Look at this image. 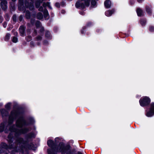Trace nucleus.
I'll return each mask as SVG.
<instances>
[{"label": "nucleus", "mask_w": 154, "mask_h": 154, "mask_svg": "<svg viewBox=\"0 0 154 154\" xmlns=\"http://www.w3.org/2000/svg\"><path fill=\"white\" fill-rule=\"evenodd\" d=\"M25 16L26 18L27 19L30 18V13L29 11H27L26 12Z\"/></svg>", "instance_id": "412c9836"}, {"label": "nucleus", "mask_w": 154, "mask_h": 154, "mask_svg": "<svg viewBox=\"0 0 154 154\" xmlns=\"http://www.w3.org/2000/svg\"><path fill=\"white\" fill-rule=\"evenodd\" d=\"M0 6L2 9L5 11L8 8V2L6 0H0Z\"/></svg>", "instance_id": "6e6552de"}, {"label": "nucleus", "mask_w": 154, "mask_h": 154, "mask_svg": "<svg viewBox=\"0 0 154 154\" xmlns=\"http://www.w3.org/2000/svg\"><path fill=\"white\" fill-rule=\"evenodd\" d=\"M6 154H7V153H6Z\"/></svg>", "instance_id": "bf43d9fd"}, {"label": "nucleus", "mask_w": 154, "mask_h": 154, "mask_svg": "<svg viewBox=\"0 0 154 154\" xmlns=\"http://www.w3.org/2000/svg\"><path fill=\"white\" fill-rule=\"evenodd\" d=\"M35 26L37 28H39L42 26L41 22L39 21H37L35 23Z\"/></svg>", "instance_id": "4be33fe9"}, {"label": "nucleus", "mask_w": 154, "mask_h": 154, "mask_svg": "<svg viewBox=\"0 0 154 154\" xmlns=\"http://www.w3.org/2000/svg\"><path fill=\"white\" fill-rule=\"evenodd\" d=\"M149 30L151 32L154 31V27L153 26H150L149 28Z\"/></svg>", "instance_id": "7c9ffc66"}, {"label": "nucleus", "mask_w": 154, "mask_h": 154, "mask_svg": "<svg viewBox=\"0 0 154 154\" xmlns=\"http://www.w3.org/2000/svg\"><path fill=\"white\" fill-rule=\"evenodd\" d=\"M55 5L57 7H60V4L58 3H56L55 4Z\"/></svg>", "instance_id": "ea45409f"}, {"label": "nucleus", "mask_w": 154, "mask_h": 154, "mask_svg": "<svg viewBox=\"0 0 154 154\" xmlns=\"http://www.w3.org/2000/svg\"><path fill=\"white\" fill-rule=\"evenodd\" d=\"M137 12L138 16H141L143 15V11L140 8H137Z\"/></svg>", "instance_id": "dca6fc26"}, {"label": "nucleus", "mask_w": 154, "mask_h": 154, "mask_svg": "<svg viewBox=\"0 0 154 154\" xmlns=\"http://www.w3.org/2000/svg\"><path fill=\"white\" fill-rule=\"evenodd\" d=\"M47 144L51 148L48 149V154H56L57 152H61L62 154H72V151L71 146L69 145L65 146L63 142L60 143L57 146L53 140L49 139Z\"/></svg>", "instance_id": "7ed1b4c3"}, {"label": "nucleus", "mask_w": 154, "mask_h": 154, "mask_svg": "<svg viewBox=\"0 0 154 154\" xmlns=\"http://www.w3.org/2000/svg\"><path fill=\"white\" fill-rule=\"evenodd\" d=\"M7 25V23L6 22H4L3 23V26L4 28H6Z\"/></svg>", "instance_id": "4c0bfd02"}, {"label": "nucleus", "mask_w": 154, "mask_h": 154, "mask_svg": "<svg viewBox=\"0 0 154 154\" xmlns=\"http://www.w3.org/2000/svg\"><path fill=\"white\" fill-rule=\"evenodd\" d=\"M17 34H18V33H17V32H15L14 33V35H17Z\"/></svg>", "instance_id": "de8ad7c7"}, {"label": "nucleus", "mask_w": 154, "mask_h": 154, "mask_svg": "<svg viewBox=\"0 0 154 154\" xmlns=\"http://www.w3.org/2000/svg\"><path fill=\"white\" fill-rule=\"evenodd\" d=\"M29 121L31 124H32L35 122L33 118H30L29 119Z\"/></svg>", "instance_id": "c756f323"}, {"label": "nucleus", "mask_w": 154, "mask_h": 154, "mask_svg": "<svg viewBox=\"0 0 154 154\" xmlns=\"http://www.w3.org/2000/svg\"><path fill=\"white\" fill-rule=\"evenodd\" d=\"M11 103H8L7 104H6L5 106V108L7 110H9L11 108Z\"/></svg>", "instance_id": "aec40b11"}, {"label": "nucleus", "mask_w": 154, "mask_h": 154, "mask_svg": "<svg viewBox=\"0 0 154 154\" xmlns=\"http://www.w3.org/2000/svg\"><path fill=\"white\" fill-rule=\"evenodd\" d=\"M19 5L22 6L23 5V0H19Z\"/></svg>", "instance_id": "2f4dec72"}, {"label": "nucleus", "mask_w": 154, "mask_h": 154, "mask_svg": "<svg viewBox=\"0 0 154 154\" xmlns=\"http://www.w3.org/2000/svg\"><path fill=\"white\" fill-rule=\"evenodd\" d=\"M37 45H40V43H38L37 44Z\"/></svg>", "instance_id": "3c124183"}, {"label": "nucleus", "mask_w": 154, "mask_h": 154, "mask_svg": "<svg viewBox=\"0 0 154 154\" xmlns=\"http://www.w3.org/2000/svg\"><path fill=\"white\" fill-rule=\"evenodd\" d=\"M3 20V18L2 17L0 16V23H1Z\"/></svg>", "instance_id": "a19ab883"}, {"label": "nucleus", "mask_w": 154, "mask_h": 154, "mask_svg": "<svg viewBox=\"0 0 154 154\" xmlns=\"http://www.w3.org/2000/svg\"><path fill=\"white\" fill-rule=\"evenodd\" d=\"M80 14H81V15H83L84 14V12H80Z\"/></svg>", "instance_id": "a18cd8bd"}, {"label": "nucleus", "mask_w": 154, "mask_h": 154, "mask_svg": "<svg viewBox=\"0 0 154 154\" xmlns=\"http://www.w3.org/2000/svg\"><path fill=\"white\" fill-rule=\"evenodd\" d=\"M12 1H13V2H15L16 0H12Z\"/></svg>", "instance_id": "603ef678"}, {"label": "nucleus", "mask_w": 154, "mask_h": 154, "mask_svg": "<svg viewBox=\"0 0 154 154\" xmlns=\"http://www.w3.org/2000/svg\"><path fill=\"white\" fill-rule=\"evenodd\" d=\"M45 36L48 39H51V37L50 32L48 31H45Z\"/></svg>", "instance_id": "6ab92c4d"}, {"label": "nucleus", "mask_w": 154, "mask_h": 154, "mask_svg": "<svg viewBox=\"0 0 154 154\" xmlns=\"http://www.w3.org/2000/svg\"><path fill=\"white\" fill-rule=\"evenodd\" d=\"M76 3L75 6L76 8L83 9L86 6H88L90 5V0H80Z\"/></svg>", "instance_id": "20e7f679"}, {"label": "nucleus", "mask_w": 154, "mask_h": 154, "mask_svg": "<svg viewBox=\"0 0 154 154\" xmlns=\"http://www.w3.org/2000/svg\"><path fill=\"white\" fill-rule=\"evenodd\" d=\"M12 19L15 22L16 20V16L15 15H14L13 16Z\"/></svg>", "instance_id": "f704fd0d"}, {"label": "nucleus", "mask_w": 154, "mask_h": 154, "mask_svg": "<svg viewBox=\"0 0 154 154\" xmlns=\"http://www.w3.org/2000/svg\"><path fill=\"white\" fill-rule=\"evenodd\" d=\"M85 28H86L85 27H84L82 29L81 31V32L82 34H83L84 33V31L85 29Z\"/></svg>", "instance_id": "58836bf2"}, {"label": "nucleus", "mask_w": 154, "mask_h": 154, "mask_svg": "<svg viewBox=\"0 0 154 154\" xmlns=\"http://www.w3.org/2000/svg\"><path fill=\"white\" fill-rule=\"evenodd\" d=\"M30 46L31 47H33L34 46V43L33 42L31 41L30 44Z\"/></svg>", "instance_id": "e433bc0d"}, {"label": "nucleus", "mask_w": 154, "mask_h": 154, "mask_svg": "<svg viewBox=\"0 0 154 154\" xmlns=\"http://www.w3.org/2000/svg\"><path fill=\"white\" fill-rule=\"evenodd\" d=\"M42 5L44 7V9H45V8L47 6L49 8H50V9H52V7L50 5V2H43L42 4Z\"/></svg>", "instance_id": "a211bd4d"}, {"label": "nucleus", "mask_w": 154, "mask_h": 154, "mask_svg": "<svg viewBox=\"0 0 154 154\" xmlns=\"http://www.w3.org/2000/svg\"><path fill=\"white\" fill-rule=\"evenodd\" d=\"M10 36H11V35L9 33H7L5 37V40L6 41H8L9 40Z\"/></svg>", "instance_id": "5701e85b"}, {"label": "nucleus", "mask_w": 154, "mask_h": 154, "mask_svg": "<svg viewBox=\"0 0 154 154\" xmlns=\"http://www.w3.org/2000/svg\"><path fill=\"white\" fill-rule=\"evenodd\" d=\"M42 39V37L40 36H37L36 38V39L37 41L41 40Z\"/></svg>", "instance_id": "72a5a7b5"}, {"label": "nucleus", "mask_w": 154, "mask_h": 154, "mask_svg": "<svg viewBox=\"0 0 154 154\" xmlns=\"http://www.w3.org/2000/svg\"><path fill=\"white\" fill-rule=\"evenodd\" d=\"M0 111L3 118L4 117L7 116L8 114V111L5 109H1Z\"/></svg>", "instance_id": "1a4fd4ad"}, {"label": "nucleus", "mask_w": 154, "mask_h": 154, "mask_svg": "<svg viewBox=\"0 0 154 154\" xmlns=\"http://www.w3.org/2000/svg\"><path fill=\"white\" fill-rule=\"evenodd\" d=\"M154 114V103H152L150 105V107L149 111L147 112L146 114L147 116L150 117Z\"/></svg>", "instance_id": "0eeeda50"}, {"label": "nucleus", "mask_w": 154, "mask_h": 154, "mask_svg": "<svg viewBox=\"0 0 154 154\" xmlns=\"http://www.w3.org/2000/svg\"><path fill=\"white\" fill-rule=\"evenodd\" d=\"M104 4L105 7L106 8H110L111 6V2L109 0H106Z\"/></svg>", "instance_id": "ddd939ff"}, {"label": "nucleus", "mask_w": 154, "mask_h": 154, "mask_svg": "<svg viewBox=\"0 0 154 154\" xmlns=\"http://www.w3.org/2000/svg\"><path fill=\"white\" fill-rule=\"evenodd\" d=\"M3 105V104L2 103H0V106H2Z\"/></svg>", "instance_id": "09e8293b"}, {"label": "nucleus", "mask_w": 154, "mask_h": 154, "mask_svg": "<svg viewBox=\"0 0 154 154\" xmlns=\"http://www.w3.org/2000/svg\"><path fill=\"white\" fill-rule=\"evenodd\" d=\"M34 0H26L25 2V5L27 8H29L30 10L32 11L34 9L33 5Z\"/></svg>", "instance_id": "423d86ee"}, {"label": "nucleus", "mask_w": 154, "mask_h": 154, "mask_svg": "<svg viewBox=\"0 0 154 154\" xmlns=\"http://www.w3.org/2000/svg\"><path fill=\"white\" fill-rule=\"evenodd\" d=\"M20 115V113L17 110H12L9 116L8 120V124L6 126L7 124V122H4L0 124V132H2L4 130L5 133H8V131H11L12 134L13 136L11 133L12 132L15 133L16 131H21L22 130H25L26 132L24 133H22V134H24L30 131L29 129L28 128H22L23 126L27 125H28L26 123V120L24 119L23 116H21L17 120L16 122V125L17 127L21 128L20 129H18L16 128L14 125H11L13 122L14 119L16 118Z\"/></svg>", "instance_id": "f03ea898"}, {"label": "nucleus", "mask_w": 154, "mask_h": 154, "mask_svg": "<svg viewBox=\"0 0 154 154\" xmlns=\"http://www.w3.org/2000/svg\"><path fill=\"white\" fill-rule=\"evenodd\" d=\"M26 129L16 131L14 136L11 133L9 134L8 137V141L9 143L8 145L5 143H2L0 147V153L4 152L5 149H12L11 154H23L24 150L26 149L35 150L37 146L32 143L29 144V142L25 140L23 138L20 137L22 133L26 131Z\"/></svg>", "instance_id": "f257e3e1"}, {"label": "nucleus", "mask_w": 154, "mask_h": 154, "mask_svg": "<svg viewBox=\"0 0 154 154\" xmlns=\"http://www.w3.org/2000/svg\"><path fill=\"white\" fill-rule=\"evenodd\" d=\"M144 0H137V2L139 3L142 2Z\"/></svg>", "instance_id": "37998d69"}, {"label": "nucleus", "mask_w": 154, "mask_h": 154, "mask_svg": "<svg viewBox=\"0 0 154 154\" xmlns=\"http://www.w3.org/2000/svg\"><path fill=\"white\" fill-rule=\"evenodd\" d=\"M87 26H90L89 23H88L87 24Z\"/></svg>", "instance_id": "8fccbe9b"}, {"label": "nucleus", "mask_w": 154, "mask_h": 154, "mask_svg": "<svg viewBox=\"0 0 154 154\" xmlns=\"http://www.w3.org/2000/svg\"><path fill=\"white\" fill-rule=\"evenodd\" d=\"M134 0L133 1V2L131 1V0L130 1V3L131 5H132L134 3Z\"/></svg>", "instance_id": "c03bdc74"}, {"label": "nucleus", "mask_w": 154, "mask_h": 154, "mask_svg": "<svg viewBox=\"0 0 154 154\" xmlns=\"http://www.w3.org/2000/svg\"><path fill=\"white\" fill-rule=\"evenodd\" d=\"M43 14L40 12L38 13L36 15L37 18L39 20L42 19L43 18Z\"/></svg>", "instance_id": "f3484780"}, {"label": "nucleus", "mask_w": 154, "mask_h": 154, "mask_svg": "<svg viewBox=\"0 0 154 154\" xmlns=\"http://www.w3.org/2000/svg\"><path fill=\"white\" fill-rule=\"evenodd\" d=\"M44 17L46 20H48L49 18V16L48 13V11L46 9H44L43 11Z\"/></svg>", "instance_id": "f8f14e48"}, {"label": "nucleus", "mask_w": 154, "mask_h": 154, "mask_svg": "<svg viewBox=\"0 0 154 154\" xmlns=\"http://www.w3.org/2000/svg\"><path fill=\"white\" fill-rule=\"evenodd\" d=\"M25 27L24 26H21L19 29L20 35L24 36L25 35Z\"/></svg>", "instance_id": "9b49d317"}, {"label": "nucleus", "mask_w": 154, "mask_h": 154, "mask_svg": "<svg viewBox=\"0 0 154 154\" xmlns=\"http://www.w3.org/2000/svg\"><path fill=\"white\" fill-rule=\"evenodd\" d=\"M36 134L32 132L26 135V138L27 140L31 139L32 138H34L35 137Z\"/></svg>", "instance_id": "9d476101"}, {"label": "nucleus", "mask_w": 154, "mask_h": 154, "mask_svg": "<svg viewBox=\"0 0 154 154\" xmlns=\"http://www.w3.org/2000/svg\"><path fill=\"white\" fill-rule=\"evenodd\" d=\"M91 6L94 7L96 5V2L95 0H92L91 2Z\"/></svg>", "instance_id": "a878e982"}, {"label": "nucleus", "mask_w": 154, "mask_h": 154, "mask_svg": "<svg viewBox=\"0 0 154 154\" xmlns=\"http://www.w3.org/2000/svg\"><path fill=\"white\" fill-rule=\"evenodd\" d=\"M35 21V19H32L31 20V21H30L31 24H28V25L29 26H31V25H33V24H34Z\"/></svg>", "instance_id": "bb28decb"}, {"label": "nucleus", "mask_w": 154, "mask_h": 154, "mask_svg": "<svg viewBox=\"0 0 154 154\" xmlns=\"http://www.w3.org/2000/svg\"><path fill=\"white\" fill-rule=\"evenodd\" d=\"M45 41H44V44H47L48 43V42L47 41H45Z\"/></svg>", "instance_id": "49530a36"}, {"label": "nucleus", "mask_w": 154, "mask_h": 154, "mask_svg": "<svg viewBox=\"0 0 154 154\" xmlns=\"http://www.w3.org/2000/svg\"><path fill=\"white\" fill-rule=\"evenodd\" d=\"M89 24L90 23V24H91V23H89Z\"/></svg>", "instance_id": "4d7b16f0"}, {"label": "nucleus", "mask_w": 154, "mask_h": 154, "mask_svg": "<svg viewBox=\"0 0 154 154\" xmlns=\"http://www.w3.org/2000/svg\"><path fill=\"white\" fill-rule=\"evenodd\" d=\"M33 129H34L35 130V128L34 127V128H33Z\"/></svg>", "instance_id": "5fc2aeb1"}, {"label": "nucleus", "mask_w": 154, "mask_h": 154, "mask_svg": "<svg viewBox=\"0 0 154 154\" xmlns=\"http://www.w3.org/2000/svg\"><path fill=\"white\" fill-rule=\"evenodd\" d=\"M61 140L60 139L59 137H56L55 139V142L54 144H55V146H56V145L59 143H60V142Z\"/></svg>", "instance_id": "393cba45"}, {"label": "nucleus", "mask_w": 154, "mask_h": 154, "mask_svg": "<svg viewBox=\"0 0 154 154\" xmlns=\"http://www.w3.org/2000/svg\"><path fill=\"white\" fill-rule=\"evenodd\" d=\"M146 20L145 19H141L140 20V23L142 26H144L146 23Z\"/></svg>", "instance_id": "b1692460"}, {"label": "nucleus", "mask_w": 154, "mask_h": 154, "mask_svg": "<svg viewBox=\"0 0 154 154\" xmlns=\"http://www.w3.org/2000/svg\"><path fill=\"white\" fill-rule=\"evenodd\" d=\"M32 39V37L31 36H28L26 38V40L28 42L30 41Z\"/></svg>", "instance_id": "c85d7f7f"}, {"label": "nucleus", "mask_w": 154, "mask_h": 154, "mask_svg": "<svg viewBox=\"0 0 154 154\" xmlns=\"http://www.w3.org/2000/svg\"><path fill=\"white\" fill-rule=\"evenodd\" d=\"M146 11L148 14L151 15L152 14L151 7V6H146Z\"/></svg>", "instance_id": "2eb2a0df"}, {"label": "nucleus", "mask_w": 154, "mask_h": 154, "mask_svg": "<svg viewBox=\"0 0 154 154\" xmlns=\"http://www.w3.org/2000/svg\"><path fill=\"white\" fill-rule=\"evenodd\" d=\"M89 24L90 23V24H91V23H89Z\"/></svg>", "instance_id": "13d9d810"}, {"label": "nucleus", "mask_w": 154, "mask_h": 154, "mask_svg": "<svg viewBox=\"0 0 154 154\" xmlns=\"http://www.w3.org/2000/svg\"><path fill=\"white\" fill-rule=\"evenodd\" d=\"M34 32H35V33H36H36H37V32H36V30H35V31H34Z\"/></svg>", "instance_id": "864d4df0"}, {"label": "nucleus", "mask_w": 154, "mask_h": 154, "mask_svg": "<svg viewBox=\"0 0 154 154\" xmlns=\"http://www.w3.org/2000/svg\"><path fill=\"white\" fill-rule=\"evenodd\" d=\"M150 102V99L147 97H145L142 98L139 100L140 105L142 106H144L148 105Z\"/></svg>", "instance_id": "39448f33"}, {"label": "nucleus", "mask_w": 154, "mask_h": 154, "mask_svg": "<svg viewBox=\"0 0 154 154\" xmlns=\"http://www.w3.org/2000/svg\"><path fill=\"white\" fill-rule=\"evenodd\" d=\"M23 18V17L22 15L20 16L19 17V20L20 21H21Z\"/></svg>", "instance_id": "c9c22d12"}, {"label": "nucleus", "mask_w": 154, "mask_h": 154, "mask_svg": "<svg viewBox=\"0 0 154 154\" xmlns=\"http://www.w3.org/2000/svg\"><path fill=\"white\" fill-rule=\"evenodd\" d=\"M65 12V11L64 10H62L61 11V13L62 14H64Z\"/></svg>", "instance_id": "79ce46f5"}, {"label": "nucleus", "mask_w": 154, "mask_h": 154, "mask_svg": "<svg viewBox=\"0 0 154 154\" xmlns=\"http://www.w3.org/2000/svg\"><path fill=\"white\" fill-rule=\"evenodd\" d=\"M13 8L14 9V7H13Z\"/></svg>", "instance_id": "6e6d98bb"}, {"label": "nucleus", "mask_w": 154, "mask_h": 154, "mask_svg": "<svg viewBox=\"0 0 154 154\" xmlns=\"http://www.w3.org/2000/svg\"><path fill=\"white\" fill-rule=\"evenodd\" d=\"M39 28H40V32L41 33H42L44 31V28L42 26H41Z\"/></svg>", "instance_id": "473e14b6"}, {"label": "nucleus", "mask_w": 154, "mask_h": 154, "mask_svg": "<svg viewBox=\"0 0 154 154\" xmlns=\"http://www.w3.org/2000/svg\"><path fill=\"white\" fill-rule=\"evenodd\" d=\"M114 10L112 9L110 10H108L105 12V14L106 16L109 17L111 16L114 12Z\"/></svg>", "instance_id": "4468645a"}, {"label": "nucleus", "mask_w": 154, "mask_h": 154, "mask_svg": "<svg viewBox=\"0 0 154 154\" xmlns=\"http://www.w3.org/2000/svg\"><path fill=\"white\" fill-rule=\"evenodd\" d=\"M12 42L14 43L17 42V38L15 37H14L12 39Z\"/></svg>", "instance_id": "cd10ccee"}]
</instances>
